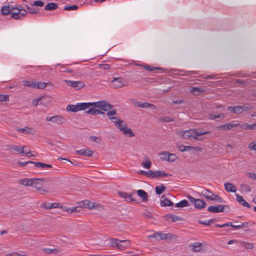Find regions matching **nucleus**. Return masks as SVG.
I'll return each instance as SVG.
<instances>
[{
	"instance_id": "obj_5",
	"label": "nucleus",
	"mask_w": 256,
	"mask_h": 256,
	"mask_svg": "<svg viewBox=\"0 0 256 256\" xmlns=\"http://www.w3.org/2000/svg\"><path fill=\"white\" fill-rule=\"evenodd\" d=\"M89 107H94L98 108L102 110L108 112L112 108L108 102L105 100L98 101L93 102H89Z\"/></svg>"
},
{
	"instance_id": "obj_13",
	"label": "nucleus",
	"mask_w": 256,
	"mask_h": 256,
	"mask_svg": "<svg viewBox=\"0 0 256 256\" xmlns=\"http://www.w3.org/2000/svg\"><path fill=\"white\" fill-rule=\"evenodd\" d=\"M111 83L112 86L115 88H120L124 86V80L122 78H113Z\"/></svg>"
},
{
	"instance_id": "obj_10",
	"label": "nucleus",
	"mask_w": 256,
	"mask_h": 256,
	"mask_svg": "<svg viewBox=\"0 0 256 256\" xmlns=\"http://www.w3.org/2000/svg\"><path fill=\"white\" fill-rule=\"evenodd\" d=\"M188 198L194 204L196 208H204L206 206V204L204 200L196 199L191 196H188Z\"/></svg>"
},
{
	"instance_id": "obj_51",
	"label": "nucleus",
	"mask_w": 256,
	"mask_h": 256,
	"mask_svg": "<svg viewBox=\"0 0 256 256\" xmlns=\"http://www.w3.org/2000/svg\"><path fill=\"white\" fill-rule=\"evenodd\" d=\"M248 148L250 150H256V142H252L249 144Z\"/></svg>"
},
{
	"instance_id": "obj_59",
	"label": "nucleus",
	"mask_w": 256,
	"mask_h": 256,
	"mask_svg": "<svg viewBox=\"0 0 256 256\" xmlns=\"http://www.w3.org/2000/svg\"><path fill=\"white\" fill-rule=\"evenodd\" d=\"M44 2H43L40 1V0H37L35 1L34 2L33 5L38 6H44Z\"/></svg>"
},
{
	"instance_id": "obj_7",
	"label": "nucleus",
	"mask_w": 256,
	"mask_h": 256,
	"mask_svg": "<svg viewBox=\"0 0 256 256\" xmlns=\"http://www.w3.org/2000/svg\"><path fill=\"white\" fill-rule=\"evenodd\" d=\"M110 241L112 246L116 247L120 250H123L126 248L130 244V242L128 240H120L114 238H111Z\"/></svg>"
},
{
	"instance_id": "obj_53",
	"label": "nucleus",
	"mask_w": 256,
	"mask_h": 256,
	"mask_svg": "<svg viewBox=\"0 0 256 256\" xmlns=\"http://www.w3.org/2000/svg\"><path fill=\"white\" fill-rule=\"evenodd\" d=\"M176 158V156L174 154H168V161L170 162H174Z\"/></svg>"
},
{
	"instance_id": "obj_64",
	"label": "nucleus",
	"mask_w": 256,
	"mask_h": 256,
	"mask_svg": "<svg viewBox=\"0 0 256 256\" xmlns=\"http://www.w3.org/2000/svg\"><path fill=\"white\" fill-rule=\"evenodd\" d=\"M6 256H26L20 254L17 252H14V253H12L10 254H8Z\"/></svg>"
},
{
	"instance_id": "obj_46",
	"label": "nucleus",
	"mask_w": 256,
	"mask_h": 256,
	"mask_svg": "<svg viewBox=\"0 0 256 256\" xmlns=\"http://www.w3.org/2000/svg\"><path fill=\"white\" fill-rule=\"evenodd\" d=\"M46 98H47V97L46 96H41L38 99L34 100L32 102V104L34 106H36L38 104L40 100H44Z\"/></svg>"
},
{
	"instance_id": "obj_2",
	"label": "nucleus",
	"mask_w": 256,
	"mask_h": 256,
	"mask_svg": "<svg viewBox=\"0 0 256 256\" xmlns=\"http://www.w3.org/2000/svg\"><path fill=\"white\" fill-rule=\"evenodd\" d=\"M50 210V216L52 218H56L60 216V215L67 216L72 214L74 216H78L79 214H82V209H49Z\"/></svg>"
},
{
	"instance_id": "obj_32",
	"label": "nucleus",
	"mask_w": 256,
	"mask_h": 256,
	"mask_svg": "<svg viewBox=\"0 0 256 256\" xmlns=\"http://www.w3.org/2000/svg\"><path fill=\"white\" fill-rule=\"evenodd\" d=\"M240 126L244 130H248L251 129L254 130L256 128V124H240L238 126Z\"/></svg>"
},
{
	"instance_id": "obj_42",
	"label": "nucleus",
	"mask_w": 256,
	"mask_h": 256,
	"mask_svg": "<svg viewBox=\"0 0 256 256\" xmlns=\"http://www.w3.org/2000/svg\"><path fill=\"white\" fill-rule=\"evenodd\" d=\"M212 194V192L209 190H204L202 192V196L206 198V199L208 200L211 197V195Z\"/></svg>"
},
{
	"instance_id": "obj_41",
	"label": "nucleus",
	"mask_w": 256,
	"mask_h": 256,
	"mask_svg": "<svg viewBox=\"0 0 256 256\" xmlns=\"http://www.w3.org/2000/svg\"><path fill=\"white\" fill-rule=\"evenodd\" d=\"M240 244L242 246L247 249H252L254 248L253 244L248 242H241Z\"/></svg>"
},
{
	"instance_id": "obj_55",
	"label": "nucleus",
	"mask_w": 256,
	"mask_h": 256,
	"mask_svg": "<svg viewBox=\"0 0 256 256\" xmlns=\"http://www.w3.org/2000/svg\"><path fill=\"white\" fill-rule=\"evenodd\" d=\"M247 176L252 179V180H256V173L254 172H248L246 174Z\"/></svg>"
},
{
	"instance_id": "obj_33",
	"label": "nucleus",
	"mask_w": 256,
	"mask_h": 256,
	"mask_svg": "<svg viewBox=\"0 0 256 256\" xmlns=\"http://www.w3.org/2000/svg\"><path fill=\"white\" fill-rule=\"evenodd\" d=\"M208 200L218 203L222 202V199L221 198H220L218 195L215 194L213 192L211 195V197Z\"/></svg>"
},
{
	"instance_id": "obj_11",
	"label": "nucleus",
	"mask_w": 256,
	"mask_h": 256,
	"mask_svg": "<svg viewBox=\"0 0 256 256\" xmlns=\"http://www.w3.org/2000/svg\"><path fill=\"white\" fill-rule=\"evenodd\" d=\"M66 82L69 86L74 88L76 90H80L84 86V84L80 80L73 81L70 80H66Z\"/></svg>"
},
{
	"instance_id": "obj_14",
	"label": "nucleus",
	"mask_w": 256,
	"mask_h": 256,
	"mask_svg": "<svg viewBox=\"0 0 256 256\" xmlns=\"http://www.w3.org/2000/svg\"><path fill=\"white\" fill-rule=\"evenodd\" d=\"M40 206L41 208H63L62 204L60 202H44Z\"/></svg>"
},
{
	"instance_id": "obj_29",
	"label": "nucleus",
	"mask_w": 256,
	"mask_h": 256,
	"mask_svg": "<svg viewBox=\"0 0 256 256\" xmlns=\"http://www.w3.org/2000/svg\"><path fill=\"white\" fill-rule=\"evenodd\" d=\"M12 6L10 5L4 6L1 8L2 14L3 15L6 16L11 13Z\"/></svg>"
},
{
	"instance_id": "obj_63",
	"label": "nucleus",
	"mask_w": 256,
	"mask_h": 256,
	"mask_svg": "<svg viewBox=\"0 0 256 256\" xmlns=\"http://www.w3.org/2000/svg\"><path fill=\"white\" fill-rule=\"evenodd\" d=\"M22 148H24V152H23L24 154L26 155L30 154V150H29V148L28 147H27L26 146H24Z\"/></svg>"
},
{
	"instance_id": "obj_8",
	"label": "nucleus",
	"mask_w": 256,
	"mask_h": 256,
	"mask_svg": "<svg viewBox=\"0 0 256 256\" xmlns=\"http://www.w3.org/2000/svg\"><path fill=\"white\" fill-rule=\"evenodd\" d=\"M77 204L78 205L74 208H96L100 206L98 203L92 202L88 200L80 201Z\"/></svg>"
},
{
	"instance_id": "obj_50",
	"label": "nucleus",
	"mask_w": 256,
	"mask_h": 256,
	"mask_svg": "<svg viewBox=\"0 0 256 256\" xmlns=\"http://www.w3.org/2000/svg\"><path fill=\"white\" fill-rule=\"evenodd\" d=\"M214 221V220L211 219L210 220H209L208 221H202L200 220H198V222L200 224H204L205 226H210L211 224H212Z\"/></svg>"
},
{
	"instance_id": "obj_31",
	"label": "nucleus",
	"mask_w": 256,
	"mask_h": 256,
	"mask_svg": "<svg viewBox=\"0 0 256 256\" xmlns=\"http://www.w3.org/2000/svg\"><path fill=\"white\" fill-rule=\"evenodd\" d=\"M24 148L22 146H11L10 149L15 151L17 154H22L24 152Z\"/></svg>"
},
{
	"instance_id": "obj_37",
	"label": "nucleus",
	"mask_w": 256,
	"mask_h": 256,
	"mask_svg": "<svg viewBox=\"0 0 256 256\" xmlns=\"http://www.w3.org/2000/svg\"><path fill=\"white\" fill-rule=\"evenodd\" d=\"M142 166L145 168H150L151 167L152 163L150 160L146 158L142 162Z\"/></svg>"
},
{
	"instance_id": "obj_25",
	"label": "nucleus",
	"mask_w": 256,
	"mask_h": 256,
	"mask_svg": "<svg viewBox=\"0 0 256 256\" xmlns=\"http://www.w3.org/2000/svg\"><path fill=\"white\" fill-rule=\"evenodd\" d=\"M66 120L60 116H53L52 122L58 124H62Z\"/></svg>"
},
{
	"instance_id": "obj_16",
	"label": "nucleus",
	"mask_w": 256,
	"mask_h": 256,
	"mask_svg": "<svg viewBox=\"0 0 256 256\" xmlns=\"http://www.w3.org/2000/svg\"><path fill=\"white\" fill-rule=\"evenodd\" d=\"M75 153L82 156L90 157L92 155L93 152L88 148H82L80 150H76Z\"/></svg>"
},
{
	"instance_id": "obj_56",
	"label": "nucleus",
	"mask_w": 256,
	"mask_h": 256,
	"mask_svg": "<svg viewBox=\"0 0 256 256\" xmlns=\"http://www.w3.org/2000/svg\"><path fill=\"white\" fill-rule=\"evenodd\" d=\"M146 176H148L152 178H154V172L152 170H148L146 172Z\"/></svg>"
},
{
	"instance_id": "obj_27",
	"label": "nucleus",
	"mask_w": 256,
	"mask_h": 256,
	"mask_svg": "<svg viewBox=\"0 0 256 256\" xmlns=\"http://www.w3.org/2000/svg\"><path fill=\"white\" fill-rule=\"evenodd\" d=\"M138 196L142 198L144 202H146L148 199V195L146 192L142 190H137Z\"/></svg>"
},
{
	"instance_id": "obj_57",
	"label": "nucleus",
	"mask_w": 256,
	"mask_h": 256,
	"mask_svg": "<svg viewBox=\"0 0 256 256\" xmlns=\"http://www.w3.org/2000/svg\"><path fill=\"white\" fill-rule=\"evenodd\" d=\"M90 138L92 141L96 143H100L101 141L100 138L94 136H91L90 137Z\"/></svg>"
},
{
	"instance_id": "obj_52",
	"label": "nucleus",
	"mask_w": 256,
	"mask_h": 256,
	"mask_svg": "<svg viewBox=\"0 0 256 256\" xmlns=\"http://www.w3.org/2000/svg\"><path fill=\"white\" fill-rule=\"evenodd\" d=\"M44 251L47 254L56 253L57 252V249H51L50 248H46L44 249Z\"/></svg>"
},
{
	"instance_id": "obj_3",
	"label": "nucleus",
	"mask_w": 256,
	"mask_h": 256,
	"mask_svg": "<svg viewBox=\"0 0 256 256\" xmlns=\"http://www.w3.org/2000/svg\"><path fill=\"white\" fill-rule=\"evenodd\" d=\"M20 184L24 186H30L40 190L42 184V180L40 178H26L21 180Z\"/></svg>"
},
{
	"instance_id": "obj_4",
	"label": "nucleus",
	"mask_w": 256,
	"mask_h": 256,
	"mask_svg": "<svg viewBox=\"0 0 256 256\" xmlns=\"http://www.w3.org/2000/svg\"><path fill=\"white\" fill-rule=\"evenodd\" d=\"M89 104V102H78L76 104H68L66 108V110L73 112L84 110L90 108Z\"/></svg>"
},
{
	"instance_id": "obj_15",
	"label": "nucleus",
	"mask_w": 256,
	"mask_h": 256,
	"mask_svg": "<svg viewBox=\"0 0 256 256\" xmlns=\"http://www.w3.org/2000/svg\"><path fill=\"white\" fill-rule=\"evenodd\" d=\"M248 108L245 106H228V110H229L230 111L234 113L238 114L242 113L244 110H246V109H248Z\"/></svg>"
},
{
	"instance_id": "obj_39",
	"label": "nucleus",
	"mask_w": 256,
	"mask_h": 256,
	"mask_svg": "<svg viewBox=\"0 0 256 256\" xmlns=\"http://www.w3.org/2000/svg\"><path fill=\"white\" fill-rule=\"evenodd\" d=\"M166 189L165 186L162 184L160 186H158L156 187V192L157 194L160 195L162 194Z\"/></svg>"
},
{
	"instance_id": "obj_54",
	"label": "nucleus",
	"mask_w": 256,
	"mask_h": 256,
	"mask_svg": "<svg viewBox=\"0 0 256 256\" xmlns=\"http://www.w3.org/2000/svg\"><path fill=\"white\" fill-rule=\"evenodd\" d=\"M248 226V223L247 222H242V224L240 225H236V226H234V228H236V229H240L242 228H247Z\"/></svg>"
},
{
	"instance_id": "obj_48",
	"label": "nucleus",
	"mask_w": 256,
	"mask_h": 256,
	"mask_svg": "<svg viewBox=\"0 0 256 256\" xmlns=\"http://www.w3.org/2000/svg\"><path fill=\"white\" fill-rule=\"evenodd\" d=\"M168 152H163L160 154V158L162 160L168 161Z\"/></svg>"
},
{
	"instance_id": "obj_30",
	"label": "nucleus",
	"mask_w": 256,
	"mask_h": 256,
	"mask_svg": "<svg viewBox=\"0 0 256 256\" xmlns=\"http://www.w3.org/2000/svg\"><path fill=\"white\" fill-rule=\"evenodd\" d=\"M18 131L26 134H34V130L32 128H30L28 126L18 129Z\"/></svg>"
},
{
	"instance_id": "obj_19",
	"label": "nucleus",
	"mask_w": 256,
	"mask_h": 256,
	"mask_svg": "<svg viewBox=\"0 0 256 256\" xmlns=\"http://www.w3.org/2000/svg\"><path fill=\"white\" fill-rule=\"evenodd\" d=\"M202 243L194 242L190 246V250L194 252H200L202 250Z\"/></svg>"
},
{
	"instance_id": "obj_20",
	"label": "nucleus",
	"mask_w": 256,
	"mask_h": 256,
	"mask_svg": "<svg viewBox=\"0 0 256 256\" xmlns=\"http://www.w3.org/2000/svg\"><path fill=\"white\" fill-rule=\"evenodd\" d=\"M224 188L226 191L229 192H236V188L232 183L226 182L224 184Z\"/></svg>"
},
{
	"instance_id": "obj_62",
	"label": "nucleus",
	"mask_w": 256,
	"mask_h": 256,
	"mask_svg": "<svg viewBox=\"0 0 256 256\" xmlns=\"http://www.w3.org/2000/svg\"><path fill=\"white\" fill-rule=\"evenodd\" d=\"M144 68L145 70H148V71H152L155 69H158V68H154V67H150L148 66H144Z\"/></svg>"
},
{
	"instance_id": "obj_9",
	"label": "nucleus",
	"mask_w": 256,
	"mask_h": 256,
	"mask_svg": "<svg viewBox=\"0 0 256 256\" xmlns=\"http://www.w3.org/2000/svg\"><path fill=\"white\" fill-rule=\"evenodd\" d=\"M11 16L16 20H19L24 16L26 12L24 10H21L20 6H12Z\"/></svg>"
},
{
	"instance_id": "obj_17",
	"label": "nucleus",
	"mask_w": 256,
	"mask_h": 256,
	"mask_svg": "<svg viewBox=\"0 0 256 256\" xmlns=\"http://www.w3.org/2000/svg\"><path fill=\"white\" fill-rule=\"evenodd\" d=\"M164 220L170 222V220H172V222H176L178 220H183L184 219L178 216H176L173 214H168L164 216Z\"/></svg>"
},
{
	"instance_id": "obj_58",
	"label": "nucleus",
	"mask_w": 256,
	"mask_h": 256,
	"mask_svg": "<svg viewBox=\"0 0 256 256\" xmlns=\"http://www.w3.org/2000/svg\"><path fill=\"white\" fill-rule=\"evenodd\" d=\"M201 91L200 89L196 87H192L191 90V92L194 94H198Z\"/></svg>"
},
{
	"instance_id": "obj_23",
	"label": "nucleus",
	"mask_w": 256,
	"mask_h": 256,
	"mask_svg": "<svg viewBox=\"0 0 256 256\" xmlns=\"http://www.w3.org/2000/svg\"><path fill=\"white\" fill-rule=\"evenodd\" d=\"M160 206L162 207L164 206H174V204L171 202L170 200L166 198H162V199L160 200Z\"/></svg>"
},
{
	"instance_id": "obj_21",
	"label": "nucleus",
	"mask_w": 256,
	"mask_h": 256,
	"mask_svg": "<svg viewBox=\"0 0 256 256\" xmlns=\"http://www.w3.org/2000/svg\"><path fill=\"white\" fill-rule=\"evenodd\" d=\"M118 194L122 198H124V200L126 202H130L134 200L132 194L125 192H120Z\"/></svg>"
},
{
	"instance_id": "obj_12",
	"label": "nucleus",
	"mask_w": 256,
	"mask_h": 256,
	"mask_svg": "<svg viewBox=\"0 0 256 256\" xmlns=\"http://www.w3.org/2000/svg\"><path fill=\"white\" fill-rule=\"evenodd\" d=\"M111 121L114 124L115 126L120 131L126 126V122L120 119L119 118H112Z\"/></svg>"
},
{
	"instance_id": "obj_45",
	"label": "nucleus",
	"mask_w": 256,
	"mask_h": 256,
	"mask_svg": "<svg viewBox=\"0 0 256 256\" xmlns=\"http://www.w3.org/2000/svg\"><path fill=\"white\" fill-rule=\"evenodd\" d=\"M210 118L212 120H214L216 118H222L223 119L224 118V115L222 114H211L210 116Z\"/></svg>"
},
{
	"instance_id": "obj_49",
	"label": "nucleus",
	"mask_w": 256,
	"mask_h": 256,
	"mask_svg": "<svg viewBox=\"0 0 256 256\" xmlns=\"http://www.w3.org/2000/svg\"><path fill=\"white\" fill-rule=\"evenodd\" d=\"M78 8V6L76 5H72L70 6H65L64 10H74Z\"/></svg>"
},
{
	"instance_id": "obj_38",
	"label": "nucleus",
	"mask_w": 256,
	"mask_h": 256,
	"mask_svg": "<svg viewBox=\"0 0 256 256\" xmlns=\"http://www.w3.org/2000/svg\"><path fill=\"white\" fill-rule=\"evenodd\" d=\"M240 188L242 190L246 193H248L251 191L250 187L246 184H241L240 185Z\"/></svg>"
},
{
	"instance_id": "obj_35",
	"label": "nucleus",
	"mask_w": 256,
	"mask_h": 256,
	"mask_svg": "<svg viewBox=\"0 0 256 256\" xmlns=\"http://www.w3.org/2000/svg\"><path fill=\"white\" fill-rule=\"evenodd\" d=\"M190 206L188 202L186 200H184L175 204V206L177 208H184Z\"/></svg>"
},
{
	"instance_id": "obj_61",
	"label": "nucleus",
	"mask_w": 256,
	"mask_h": 256,
	"mask_svg": "<svg viewBox=\"0 0 256 256\" xmlns=\"http://www.w3.org/2000/svg\"><path fill=\"white\" fill-rule=\"evenodd\" d=\"M224 209H208V210L210 212L217 213L224 212Z\"/></svg>"
},
{
	"instance_id": "obj_44",
	"label": "nucleus",
	"mask_w": 256,
	"mask_h": 256,
	"mask_svg": "<svg viewBox=\"0 0 256 256\" xmlns=\"http://www.w3.org/2000/svg\"><path fill=\"white\" fill-rule=\"evenodd\" d=\"M140 108H150L151 110H154L156 108V106L154 105L146 102L142 103V105L140 106Z\"/></svg>"
},
{
	"instance_id": "obj_24",
	"label": "nucleus",
	"mask_w": 256,
	"mask_h": 256,
	"mask_svg": "<svg viewBox=\"0 0 256 256\" xmlns=\"http://www.w3.org/2000/svg\"><path fill=\"white\" fill-rule=\"evenodd\" d=\"M88 109V110H86V114H90V115L96 116V115H98L100 114H104V112L95 108L94 107V108L90 107Z\"/></svg>"
},
{
	"instance_id": "obj_28",
	"label": "nucleus",
	"mask_w": 256,
	"mask_h": 256,
	"mask_svg": "<svg viewBox=\"0 0 256 256\" xmlns=\"http://www.w3.org/2000/svg\"><path fill=\"white\" fill-rule=\"evenodd\" d=\"M33 164H34L35 167L40 168L43 169H47L48 168H52V165L41 162H34Z\"/></svg>"
},
{
	"instance_id": "obj_34",
	"label": "nucleus",
	"mask_w": 256,
	"mask_h": 256,
	"mask_svg": "<svg viewBox=\"0 0 256 256\" xmlns=\"http://www.w3.org/2000/svg\"><path fill=\"white\" fill-rule=\"evenodd\" d=\"M173 237L176 238L177 236L176 235H174L171 233L168 234H163L162 232V240H170Z\"/></svg>"
},
{
	"instance_id": "obj_6",
	"label": "nucleus",
	"mask_w": 256,
	"mask_h": 256,
	"mask_svg": "<svg viewBox=\"0 0 256 256\" xmlns=\"http://www.w3.org/2000/svg\"><path fill=\"white\" fill-rule=\"evenodd\" d=\"M22 84L24 86L34 88L44 89L48 84L42 82L24 80L22 81Z\"/></svg>"
},
{
	"instance_id": "obj_43",
	"label": "nucleus",
	"mask_w": 256,
	"mask_h": 256,
	"mask_svg": "<svg viewBox=\"0 0 256 256\" xmlns=\"http://www.w3.org/2000/svg\"><path fill=\"white\" fill-rule=\"evenodd\" d=\"M168 176V174H166L164 171L158 170L154 172V178H160V177H164Z\"/></svg>"
},
{
	"instance_id": "obj_36",
	"label": "nucleus",
	"mask_w": 256,
	"mask_h": 256,
	"mask_svg": "<svg viewBox=\"0 0 256 256\" xmlns=\"http://www.w3.org/2000/svg\"><path fill=\"white\" fill-rule=\"evenodd\" d=\"M58 8V4L56 3L50 2L47 4L44 10H56Z\"/></svg>"
},
{
	"instance_id": "obj_18",
	"label": "nucleus",
	"mask_w": 256,
	"mask_h": 256,
	"mask_svg": "<svg viewBox=\"0 0 256 256\" xmlns=\"http://www.w3.org/2000/svg\"><path fill=\"white\" fill-rule=\"evenodd\" d=\"M239 125L238 124L228 123L218 126V128L222 130H228L232 129L234 127H236Z\"/></svg>"
},
{
	"instance_id": "obj_26",
	"label": "nucleus",
	"mask_w": 256,
	"mask_h": 256,
	"mask_svg": "<svg viewBox=\"0 0 256 256\" xmlns=\"http://www.w3.org/2000/svg\"><path fill=\"white\" fill-rule=\"evenodd\" d=\"M236 196L237 201L242 206L244 207H249V204L244 199L242 196L239 195L238 194H236Z\"/></svg>"
},
{
	"instance_id": "obj_40",
	"label": "nucleus",
	"mask_w": 256,
	"mask_h": 256,
	"mask_svg": "<svg viewBox=\"0 0 256 256\" xmlns=\"http://www.w3.org/2000/svg\"><path fill=\"white\" fill-rule=\"evenodd\" d=\"M117 114L116 110L113 109L112 110H108L106 113V116L109 118V119L111 120L112 118H118V116H113L116 115Z\"/></svg>"
},
{
	"instance_id": "obj_47",
	"label": "nucleus",
	"mask_w": 256,
	"mask_h": 256,
	"mask_svg": "<svg viewBox=\"0 0 256 256\" xmlns=\"http://www.w3.org/2000/svg\"><path fill=\"white\" fill-rule=\"evenodd\" d=\"M142 214L146 218H152V214L151 212H150L146 210H144V212H141Z\"/></svg>"
},
{
	"instance_id": "obj_22",
	"label": "nucleus",
	"mask_w": 256,
	"mask_h": 256,
	"mask_svg": "<svg viewBox=\"0 0 256 256\" xmlns=\"http://www.w3.org/2000/svg\"><path fill=\"white\" fill-rule=\"evenodd\" d=\"M126 136L128 137H133L134 136V134L132 131V129L128 128L127 124L124 127V128L120 130Z\"/></svg>"
},
{
	"instance_id": "obj_1",
	"label": "nucleus",
	"mask_w": 256,
	"mask_h": 256,
	"mask_svg": "<svg viewBox=\"0 0 256 256\" xmlns=\"http://www.w3.org/2000/svg\"><path fill=\"white\" fill-rule=\"evenodd\" d=\"M209 131H204L198 128H192L186 130H179L177 134L182 138L188 139L190 140H202L204 137L203 135L210 134Z\"/></svg>"
},
{
	"instance_id": "obj_60",
	"label": "nucleus",
	"mask_w": 256,
	"mask_h": 256,
	"mask_svg": "<svg viewBox=\"0 0 256 256\" xmlns=\"http://www.w3.org/2000/svg\"><path fill=\"white\" fill-rule=\"evenodd\" d=\"M8 98V96L7 94H0V102H4Z\"/></svg>"
}]
</instances>
